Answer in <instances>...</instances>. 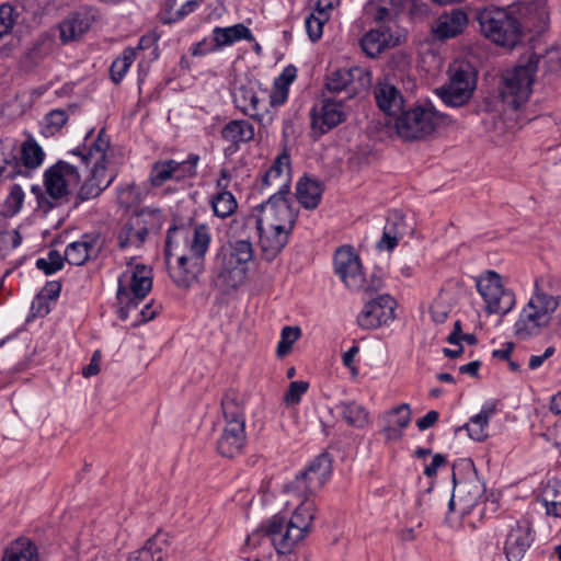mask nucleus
Masks as SVG:
<instances>
[{
	"label": "nucleus",
	"mask_w": 561,
	"mask_h": 561,
	"mask_svg": "<svg viewBox=\"0 0 561 561\" xmlns=\"http://www.w3.org/2000/svg\"><path fill=\"white\" fill-rule=\"evenodd\" d=\"M65 256L57 250H50L47 257H39L36 260V267L43 271L46 275H51L64 267Z\"/></svg>",
	"instance_id": "nucleus-54"
},
{
	"label": "nucleus",
	"mask_w": 561,
	"mask_h": 561,
	"mask_svg": "<svg viewBox=\"0 0 561 561\" xmlns=\"http://www.w3.org/2000/svg\"><path fill=\"white\" fill-rule=\"evenodd\" d=\"M202 3L203 0H188L183 3L180 9L174 10L176 0H165L161 22L163 24H172L182 21L187 15L196 11Z\"/></svg>",
	"instance_id": "nucleus-40"
},
{
	"label": "nucleus",
	"mask_w": 561,
	"mask_h": 561,
	"mask_svg": "<svg viewBox=\"0 0 561 561\" xmlns=\"http://www.w3.org/2000/svg\"><path fill=\"white\" fill-rule=\"evenodd\" d=\"M211 207L216 216L227 218L236 211L238 203L232 193L224 191L213 197Z\"/></svg>",
	"instance_id": "nucleus-43"
},
{
	"label": "nucleus",
	"mask_w": 561,
	"mask_h": 561,
	"mask_svg": "<svg viewBox=\"0 0 561 561\" xmlns=\"http://www.w3.org/2000/svg\"><path fill=\"white\" fill-rule=\"evenodd\" d=\"M100 252L99 238L84 234L80 240L71 242L65 250V260L70 265L80 266L88 260L95 259Z\"/></svg>",
	"instance_id": "nucleus-25"
},
{
	"label": "nucleus",
	"mask_w": 561,
	"mask_h": 561,
	"mask_svg": "<svg viewBox=\"0 0 561 561\" xmlns=\"http://www.w3.org/2000/svg\"><path fill=\"white\" fill-rule=\"evenodd\" d=\"M213 36L215 37L217 46H219L220 49L225 46H230L241 39L249 42L254 41L250 28L242 23H238L228 27L216 26L213 30Z\"/></svg>",
	"instance_id": "nucleus-35"
},
{
	"label": "nucleus",
	"mask_w": 561,
	"mask_h": 561,
	"mask_svg": "<svg viewBox=\"0 0 561 561\" xmlns=\"http://www.w3.org/2000/svg\"><path fill=\"white\" fill-rule=\"evenodd\" d=\"M32 193L36 195L37 206L43 213L47 214L58 205L61 198H51L47 193L45 194L41 186L33 185Z\"/></svg>",
	"instance_id": "nucleus-60"
},
{
	"label": "nucleus",
	"mask_w": 561,
	"mask_h": 561,
	"mask_svg": "<svg viewBox=\"0 0 561 561\" xmlns=\"http://www.w3.org/2000/svg\"><path fill=\"white\" fill-rule=\"evenodd\" d=\"M261 535L270 538L279 554L290 553L296 543L305 538L289 525L286 516L282 514H276L265 520L256 531L247 537L245 545L255 547Z\"/></svg>",
	"instance_id": "nucleus-9"
},
{
	"label": "nucleus",
	"mask_w": 561,
	"mask_h": 561,
	"mask_svg": "<svg viewBox=\"0 0 561 561\" xmlns=\"http://www.w3.org/2000/svg\"><path fill=\"white\" fill-rule=\"evenodd\" d=\"M405 41V31L397 22H390L367 31L362 36L359 45L367 57L375 59L385 50L400 46Z\"/></svg>",
	"instance_id": "nucleus-12"
},
{
	"label": "nucleus",
	"mask_w": 561,
	"mask_h": 561,
	"mask_svg": "<svg viewBox=\"0 0 561 561\" xmlns=\"http://www.w3.org/2000/svg\"><path fill=\"white\" fill-rule=\"evenodd\" d=\"M311 127L318 136H322L336 127L346 119L343 111V102L334 100H324L320 110L316 107L310 112Z\"/></svg>",
	"instance_id": "nucleus-19"
},
{
	"label": "nucleus",
	"mask_w": 561,
	"mask_h": 561,
	"mask_svg": "<svg viewBox=\"0 0 561 561\" xmlns=\"http://www.w3.org/2000/svg\"><path fill=\"white\" fill-rule=\"evenodd\" d=\"M168 543L160 536L148 539L142 548L135 551L128 561H163L168 554Z\"/></svg>",
	"instance_id": "nucleus-37"
},
{
	"label": "nucleus",
	"mask_w": 561,
	"mask_h": 561,
	"mask_svg": "<svg viewBox=\"0 0 561 561\" xmlns=\"http://www.w3.org/2000/svg\"><path fill=\"white\" fill-rule=\"evenodd\" d=\"M334 270L346 287L353 290L364 287L360 260L352 248H340L335 252Z\"/></svg>",
	"instance_id": "nucleus-18"
},
{
	"label": "nucleus",
	"mask_w": 561,
	"mask_h": 561,
	"mask_svg": "<svg viewBox=\"0 0 561 561\" xmlns=\"http://www.w3.org/2000/svg\"><path fill=\"white\" fill-rule=\"evenodd\" d=\"M381 423L398 428H405L411 422V410L408 403H402L390 411L386 412L381 419Z\"/></svg>",
	"instance_id": "nucleus-45"
},
{
	"label": "nucleus",
	"mask_w": 561,
	"mask_h": 561,
	"mask_svg": "<svg viewBox=\"0 0 561 561\" xmlns=\"http://www.w3.org/2000/svg\"><path fill=\"white\" fill-rule=\"evenodd\" d=\"M445 118L446 115L436 111L432 104L416 105L407 111L402 108L396 119V129L403 139H420L432 134Z\"/></svg>",
	"instance_id": "nucleus-8"
},
{
	"label": "nucleus",
	"mask_w": 561,
	"mask_h": 561,
	"mask_svg": "<svg viewBox=\"0 0 561 561\" xmlns=\"http://www.w3.org/2000/svg\"><path fill=\"white\" fill-rule=\"evenodd\" d=\"M117 202L124 208H131L141 202V193L135 183L121 185L117 188Z\"/></svg>",
	"instance_id": "nucleus-52"
},
{
	"label": "nucleus",
	"mask_w": 561,
	"mask_h": 561,
	"mask_svg": "<svg viewBox=\"0 0 561 561\" xmlns=\"http://www.w3.org/2000/svg\"><path fill=\"white\" fill-rule=\"evenodd\" d=\"M396 300L387 294L367 301L357 316V323L365 330H374L394 319Z\"/></svg>",
	"instance_id": "nucleus-16"
},
{
	"label": "nucleus",
	"mask_w": 561,
	"mask_h": 561,
	"mask_svg": "<svg viewBox=\"0 0 561 561\" xmlns=\"http://www.w3.org/2000/svg\"><path fill=\"white\" fill-rule=\"evenodd\" d=\"M541 501L547 514L561 517V483L559 480H549L541 492Z\"/></svg>",
	"instance_id": "nucleus-41"
},
{
	"label": "nucleus",
	"mask_w": 561,
	"mask_h": 561,
	"mask_svg": "<svg viewBox=\"0 0 561 561\" xmlns=\"http://www.w3.org/2000/svg\"><path fill=\"white\" fill-rule=\"evenodd\" d=\"M297 69L295 66H287L284 68L279 77L275 80V87L288 89V85L296 79Z\"/></svg>",
	"instance_id": "nucleus-64"
},
{
	"label": "nucleus",
	"mask_w": 561,
	"mask_h": 561,
	"mask_svg": "<svg viewBox=\"0 0 561 561\" xmlns=\"http://www.w3.org/2000/svg\"><path fill=\"white\" fill-rule=\"evenodd\" d=\"M375 99L378 107L388 115H398L403 108V96L393 84L383 81L375 87Z\"/></svg>",
	"instance_id": "nucleus-27"
},
{
	"label": "nucleus",
	"mask_w": 561,
	"mask_h": 561,
	"mask_svg": "<svg viewBox=\"0 0 561 561\" xmlns=\"http://www.w3.org/2000/svg\"><path fill=\"white\" fill-rule=\"evenodd\" d=\"M301 330L299 327H284L280 333V341L277 344V356L284 357L287 355L294 345V343L300 337Z\"/></svg>",
	"instance_id": "nucleus-53"
},
{
	"label": "nucleus",
	"mask_w": 561,
	"mask_h": 561,
	"mask_svg": "<svg viewBox=\"0 0 561 561\" xmlns=\"http://www.w3.org/2000/svg\"><path fill=\"white\" fill-rule=\"evenodd\" d=\"M21 173V168L15 161L12 150L5 151L0 145V182L13 180Z\"/></svg>",
	"instance_id": "nucleus-48"
},
{
	"label": "nucleus",
	"mask_w": 561,
	"mask_h": 561,
	"mask_svg": "<svg viewBox=\"0 0 561 561\" xmlns=\"http://www.w3.org/2000/svg\"><path fill=\"white\" fill-rule=\"evenodd\" d=\"M149 180L154 187L174 180L173 159L156 161L151 167Z\"/></svg>",
	"instance_id": "nucleus-44"
},
{
	"label": "nucleus",
	"mask_w": 561,
	"mask_h": 561,
	"mask_svg": "<svg viewBox=\"0 0 561 561\" xmlns=\"http://www.w3.org/2000/svg\"><path fill=\"white\" fill-rule=\"evenodd\" d=\"M247 273L248 267L240 266L233 262L228 263V260L217 255L213 284L222 293L228 294L245 282Z\"/></svg>",
	"instance_id": "nucleus-21"
},
{
	"label": "nucleus",
	"mask_w": 561,
	"mask_h": 561,
	"mask_svg": "<svg viewBox=\"0 0 561 561\" xmlns=\"http://www.w3.org/2000/svg\"><path fill=\"white\" fill-rule=\"evenodd\" d=\"M494 412V405H485L477 415L470 419V422L466 425V430L473 440L482 442L488 437L486 430L489 421Z\"/></svg>",
	"instance_id": "nucleus-39"
},
{
	"label": "nucleus",
	"mask_w": 561,
	"mask_h": 561,
	"mask_svg": "<svg viewBox=\"0 0 561 561\" xmlns=\"http://www.w3.org/2000/svg\"><path fill=\"white\" fill-rule=\"evenodd\" d=\"M291 230L282 228V226L264 227V232L260 234L262 251L268 260H273L288 243Z\"/></svg>",
	"instance_id": "nucleus-28"
},
{
	"label": "nucleus",
	"mask_w": 561,
	"mask_h": 561,
	"mask_svg": "<svg viewBox=\"0 0 561 561\" xmlns=\"http://www.w3.org/2000/svg\"><path fill=\"white\" fill-rule=\"evenodd\" d=\"M550 72L561 70V47H551L542 56L533 54L526 64H518L503 75L501 96L504 103L518 110L531 94L534 77L539 64Z\"/></svg>",
	"instance_id": "nucleus-1"
},
{
	"label": "nucleus",
	"mask_w": 561,
	"mask_h": 561,
	"mask_svg": "<svg viewBox=\"0 0 561 561\" xmlns=\"http://www.w3.org/2000/svg\"><path fill=\"white\" fill-rule=\"evenodd\" d=\"M323 194L322 183L316 179L302 176L296 185V197L306 209H316Z\"/></svg>",
	"instance_id": "nucleus-30"
},
{
	"label": "nucleus",
	"mask_w": 561,
	"mask_h": 561,
	"mask_svg": "<svg viewBox=\"0 0 561 561\" xmlns=\"http://www.w3.org/2000/svg\"><path fill=\"white\" fill-rule=\"evenodd\" d=\"M306 30L309 38L317 42L323 32V22L314 14H309L305 20Z\"/></svg>",
	"instance_id": "nucleus-62"
},
{
	"label": "nucleus",
	"mask_w": 561,
	"mask_h": 561,
	"mask_svg": "<svg viewBox=\"0 0 561 561\" xmlns=\"http://www.w3.org/2000/svg\"><path fill=\"white\" fill-rule=\"evenodd\" d=\"M220 136L225 141L238 148L240 144H247L254 139V126L247 119H232L221 128Z\"/></svg>",
	"instance_id": "nucleus-31"
},
{
	"label": "nucleus",
	"mask_w": 561,
	"mask_h": 561,
	"mask_svg": "<svg viewBox=\"0 0 561 561\" xmlns=\"http://www.w3.org/2000/svg\"><path fill=\"white\" fill-rule=\"evenodd\" d=\"M221 409L225 419V426L245 430V411L243 402L234 391H228L221 399Z\"/></svg>",
	"instance_id": "nucleus-29"
},
{
	"label": "nucleus",
	"mask_w": 561,
	"mask_h": 561,
	"mask_svg": "<svg viewBox=\"0 0 561 561\" xmlns=\"http://www.w3.org/2000/svg\"><path fill=\"white\" fill-rule=\"evenodd\" d=\"M289 194H272L270 198L259 205L260 211L264 213L266 226H282V228L293 230L297 210L293 206V202L288 199Z\"/></svg>",
	"instance_id": "nucleus-17"
},
{
	"label": "nucleus",
	"mask_w": 561,
	"mask_h": 561,
	"mask_svg": "<svg viewBox=\"0 0 561 561\" xmlns=\"http://www.w3.org/2000/svg\"><path fill=\"white\" fill-rule=\"evenodd\" d=\"M477 289L485 301L488 313L506 314L515 305V295L504 289L501 276L494 271H488L486 275L477 282Z\"/></svg>",
	"instance_id": "nucleus-13"
},
{
	"label": "nucleus",
	"mask_w": 561,
	"mask_h": 561,
	"mask_svg": "<svg viewBox=\"0 0 561 561\" xmlns=\"http://www.w3.org/2000/svg\"><path fill=\"white\" fill-rule=\"evenodd\" d=\"M309 383L307 381H293L284 396V401L288 405L298 404L302 394L308 391Z\"/></svg>",
	"instance_id": "nucleus-59"
},
{
	"label": "nucleus",
	"mask_w": 561,
	"mask_h": 561,
	"mask_svg": "<svg viewBox=\"0 0 561 561\" xmlns=\"http://www.w3.org/2000/svg\"><path fill=\"white\" fill-rule=\"evenodd\" d=\"M218 255L228 260V263L233 262L248 267V263L253 259L254 251L251 240L241 238L231 242L229 249Z\"/></svg>",
	"instance_id": "nucleus-38"
},
{
	"label": "nucleus",
	"mask_w": 561,
	"mask_h": 561,
	"mask_svg": "<svg viewBox=\"0 0 561 561\" xmlns=\"http://www.w3.org/2000/svg\"><path fill=\"white\" fill-rule=\"evenodd\" d=\"M264 218L256 215H249L242 218L241 221L234 220L237 226L240 225V237L251 240L253 237H260L264 232Z\"/></svg>",
	"instance_id": "nucleus-47"
},
{
	"label": "nucleus",
	"mask_w": 561,
	"mask_h": 561,
	"mask_svg": "<svg viewBox=\"0 0 561 561\" xmlns=\"http://www.w3.org/2000/svg\"><path fill=\"white\" fill-rule=\"evenodd\" d=\"M534 541L531 527L528 523L517 522L506 536L504 552L507 561H522Z\"/></svg>",
	"instance_id": "nucleus-23"
},
{
	"label": "nucleus",
	"mask_w": 561,
	"mask_h": 561,
	"mask_svg": "<svg viewBox=\"0 0 561 561\" xmlns=\"http://www.w3.org/2000/svg\"><path fill=\"white\" fill-rule=\"evenodd\" d=\"M331 472V456L328 453H321L290 483L284 486V491L297 496H310L324 485Z\"/></svg>",
	"instance_id": "nucleus-10"
},
{
	"label": "nucleus",
	"mask_w": 561,
	"mask_h": 561,
	"mask_svg": "<svg viewBox=\"0 0 561 561\" xmlns=\"http://www.w3.org/2000/svg\"><path fill=\"white\" fill-rule=\"evenodd\" d=\"M476 19L481 33L499 46L513 48L522 39L523 30L519 20L505 9L483 8L477 11Z\"/></svg>",
	"instance_id": "nucleus-5"
},
{
	"label": "nucleus",
	"mask_w": 561,
	"mask_h": 561,
	"mask_svg": "<svg viewBox=\"0 0 561 561\" xmlns=\"http://www.w3.org/2000/svg\"><path fill=\"white\" fill-rule=\"evenodd\" d=\"M388 65L393 70H404L410 65V55L404 50H398L390 56Z\"/></svg>",
	"instance_id": "nucleus-63"
},
{
	"label": "nucleus",
	"mask_w": 561,
	"mask_h": 561,
	"mask_svg": "<svg viewBox=\"0 0 561 561\" xmlns=\"http://www.w3.org/2000/svg\"><path fill=\"white\" fill-rule=\"evenodd\" d=\"M19 13L10 3L0 5V42L12 34Z\"/></svg>",
	"instance_id": "nucleus-51"
},
{
	"label": "nucleus",
	"mask_w": 561,
	"mask_h": 561,
	"mask_svg": "<svg viewBox=\"0 0 561 561\" xmlns=\"http://www.w3.org/2000/svg\"><path fill=\"white\" fill-rule=\"evenodd\" d=\"M300 497L302 499L300 504L296 507L287 522L297 533L306 537L312 527V522L316 516V504L309 496Z\"/></svg>",
	"instance_id": "nucleus-33"
},
{
	"label": "nucleus",
	"mask_w": 561,
	"mask_h": 561,
	"mask_svg": "<svg viewBox=\"0 0 561 561\" xmlns=\"http://www.w3.org/2000/svg\"><path fill=\"white\" fill-rule=\"evenodd\" d=\"M210 243V234L206 225H197L188 240V253L178 256L176 265L170 267V277L180 288H188L205 268V254Z\"/></svg>",
	"instance_id": "nucleus-3"
},
{
	"label": "nucleus",
	"mask_w": 561,
	"mask_h": 561,
	"mask_svg": "<svg viewBox=\"0 0 561 561\" xmlns=\"http://www.w3.org/2000/svg\"><path fill=\"white\" fill-rule=\"evenodd\" d=\"M458 492H468V499L467 506L473 507L479 503V500L482 497L484 492V485L481 484L479 481H467L461 483L458 489H456Z\"/></svg>",
	"instance_id": "nucleus-55"
},
{
	"label": "nucleus",
	"mask_w": 561,
	"mask_h": 561,
	"mask_svg": "<svg viewBox=\"0 0 561 561\" xmlns=\"http://www.w3.org/2000/svg\"><path fill=\"white\" fill-rule=\"evenodd\" d=\"M23 201H24L23 190L21 188L20 185L14 184L11 187L10 193L5 199L7 214L10 216H13L16 213H19V210L21 209V207L23 205Z\"/></svg>",
	"instance_id": "nucleus-58"
},
{
	"label": "nucleus",
	"mask_w": 561,
	"mask_h": 561,
	"mask_svg": "<svg viewBox=\"0 0 561 561\" xmlns=\"http://www.w3.org/2000/svg\"><path fill=\"white\" fill-rule=\"evenodd\" d=\"M81 180L78 168L67 161L58 160L44 172L45 192L51 198H64Z\"/></svg>",
	"instance_id": "nucleus-15"
},
{
	"label": "nucleus",
	"mask_w": 561,
	"mask_h": 561,
	"mask_svg": "<svg viewBox=\"0 0 561 561\" xmlns=\"http://www.w3.org/2000/svg\"><path fill=\"white\" fill-rule=\"evenodd\" d=\"M136 51L134 49H125L122 57L116 58L111 65V79L115 83H119L125 75L127 73L129 67L131 66L135 59Z\"/></svg>",
	"instance_id": "nucleus-49"
},
{
	"label": "nucleus",
	"mask_w": 561,
	"mask_h": 561,
	"mask_svg": "<svg viewBox=\"0 0 561 561\" xmlns=\"http://www.w3.org/2000/svg\"><path fill=\"white\" fill-rule=\"evenodd\" d=\"M265 93L266 91H257L255 82L240 83L232 90V103L243 115L266 126L272 123L273 118L272 116L266 118L265 113L262 112Z\"/></svg>",
	"instance_id": "nucleus-14"
},
{
	"label": "nucleus",
	"mask_w": 561,
	"mask_h": 561,
	"mask_svg": "<svg viewBox=\"0 0 561 561\" xmlns=\"http://www.w3.org/2000/svg\"><path fill=\"white\" fill-rule=\"evenodd\" d=\"M15 161L21 168L19 176H30L31 171L37 169L44 161L45 153L35 140H26L21 147V157L14 153Z\"/></svg>",
	"instance_id": "nucleus-34"
},
{
	"label": "nucleus",
	"mask_w": 561,
	"mask_h": 561,
	"mask_svg": "<svg viewBox=\"0 0 561 561\" xmlns=\"http://www.w3.org/2000/svg\"><path fill=\"white\" fill-rule=\"evenodd\" d=\"M467 25V13L461 9H451L435 20L432 32L436 39L446 41L460 35Z\"/></svg>",
	"instance_id": "nucleus-24"
},
{
	"label": "nucleus",
	"mask_w": 561,
	"mask_h": 561,
	"mask_svg": "<svg viewBox=\"0 0 561 561\" xmlns=\"http://www.w3.org/2000/svg\"><path fill=\"white\" fill-rule=\"evenodd\" d=\"M1 561H39L37 547L27 538L15 539L4 550Z\"/></svg>",
	"instance_id": "nucleus-36"
},
{
	"label": "nucleus",
	"mask_w": 561,
	"mask_h": 561,
	"mask_svg": "<svg viewBox=\"0 0 561 561\" xmlns=\"http://www.w3.org/2000/svg\"><path fill=\"white\" fill-rule=\"evenodd\" d=\"M220 48L219 46H217L215 37L213 36L211 39L203 38L198 43L193 44L190 48V53L192 56L201 57L217 51Z\"/></svg>",
	"instance_id": "nucleus-61"
},
{
	"label": "nucleus",
	"mask_w": 561,
	"mask_h": 561,
	"mask_svg": "<svg viewBox=\"0 0 561 561\" xmlns=\"http://www.w3.org/2000/svg\"><path fill=\"white\" fill-rule=\"evenodd\" d=\"M404 218L401 213L392 211L387 217L381 239L377 247L379 250L392 251L404 234Z\"/></svg>",
	"instance_id": "nucleus-32"
},
{
	"label": "nucleus",
	"mask_w": 561,
	"mask_h": 561,
	"mask_svg": "<svg viewBox=\"0 0 561 561\" xmlns=\"http://www.w3.org/2000/svg\"><path fill=\"white\" fill-rule=\"evenodd\" d=\"M290 156L284 150L273 161L270 169L264 173L260 190L275 187L274 194H289L290 192Z\"/></svg>",
	"instance_id": "nucleus-20"
},
{
	"label": "nucleus",
	"mask_w": 561,
	"mask_h": 561,
	"mask_svg": "<svg viewBox=\"0 0 561 561\" xmlns=\"http://www.w3.org/2000/svg\"><path fill=\"white\" fill-rule=\"evenodd\" d=\"M94 22V16L85 10L68 14L59 24V39L62 45L79 41Z\"/></svg>",
	"instance_id": "nucleus-22"
},
{
	"label": "nucleus",
	"mask_w": 561,
	"mask_h": 561,
	"mask_svg": "<svg viewBox=\"0 0 561 561\" xmlns=\"http://www.w3.org/2000/svg\"><path fill=\"white\" fill-rule=\"evenodd\" d=\"M198 162L199 156L195 153L188 154L187 159L181 162L173 160L174 181L180 182L196 176Z\"/></svg>",
	"instance_id": "nucleus-50"
},
{
	"label": "nucleus",
	"mask_w": 561,
	"mask_h": 561,
	"mask_svg": "<svg viewBox=\"0 0 561 561\" xmlns=\"http://www.w3.org/2000/svg\"><path fill=\"white\" fill-rule=\"evenodd\" d=\"M353 82L351 69H336L327 77L325 88L332 93H340L347 90Z\"/></svg>",
	"instance_id": "nucleus-46"
},
{
	"label": "nucleus",
	"mask_w": 561,
	"mask_h": 561,
	"mask_svg": "<svg viewBox=\"0 0 561 561\" xmlns=\"http://www.w3.org/2000/svg\"><path fill=\"white\" fill-rule=\"evenodd\" d=\"M108 148L110 139L105 130L101 129L89 150L84 151L77 148L72 151L73 154L81 158V162L87 167L92 165L90 176L85 179L73 197V208H77L83 202L98 197L112 183L114 176L106 178V151Z\"/></svg>",
	"instance_id": "nucleus-2"
},
{
	"label": "nucleus",
	"mask_w": 561,
	"mask_h": 561,
	"mask_svg": "<svg viewBox=\"0 0 561 561\" xmlns=\"http://www.w3.org/2000/svg\"><path fill=\"white\" fill-rule=\"evenodd\" d=\"M336 408L341 411L343 420L351 426L362 428L368 423V412L356 402H341Z\"/></svg>",
	"instance_id": "nucleus-42"
},
{
	"label": "nucleus",
	"mask_w": 561,
	"mask_h": 561,
	"mask_svg": "<svg viewBox=\"0 0 561 561\" xmlns=\"http://www.w3.org/2000/svg\"><path fill=\"white\" fill-rule=\"evenodd\" d=\"M162 224L160 209L142 208L135 217L130 218L117 234L118 248H140L151 229H159Z\"/></svg>",
	"instance_id": "nucleus-11"
},
{
	"label": "nucleus",
	"mask_w": 561,
	"mask_h": 561,
	"mask_svg": "<svg viewBox=\"0 0 561 561\" xmlns=\"http://www.w3.org/2000/svg\"><path fill=\"white\" fill-rule=\"evenodd\" d=\"M397 8L398 7H389V4L376 2L371 3L368 10L369 14L373 16V20L377 23V25H379L383 23L397 22L392 18L391 13V11Z\"/></svg>",
	"instance_id": "nucleus-56"
},
{
	"label": "nucleus",
	"mask_w": 561,
	"mask_h": 561,
	"mask_svg": "<svg viewBox=\"0 0 561 561\" xmlns=\"http://www.w3.org/2000/svg\"><path fill=\"white\" fill-rule=\"evenodd\" d=\"M247 433L244 428L224 426L216 442L217 453L225 458H234L244 451Z\"/></svg>",
	"instance_id": "nucleus-26"
},
{
	"label": "nucleus",
	"mask_w": 561,
	"mask_h": 561,
	"mask_svg": "<svg viewBox=\"0 0 561 561\" xmlns=\"http://www.w3.org/2000/svg\"><path fill=\"white\" fill-rule=\"evenodd\" d=\"M449 80L437 89L443 103L450 107H461L469 102L477 84L474 67L465 60H457L449 66Z\"/></svg>",
	"instance_id": "nucleus-7"
},
{
	"label": "nucleus",
	"mask_w": 561,
	"mask_h": 561,
	"mask_svg": "<svg viewBox=\"0 0 561 561\" xmlns=\"http://www.w3.org/2000/svg\"><path fill=\"white\" fill-rule=\"evenodd\" d=\"M68 121V114L64 110H53L45 115L46 129L50 135L59 131Z\"/></svg>",
	"instance_id": "nucleus-57"
},
{
	"label": "nucleus",
	"mask_w": 561,
	"mask_h": 561,
	"mask_svg": "<svg viewBox=\"0 0 561 561\" xmlns=\"http://www.w3.org/2000/svg\"><path fill=\"white\" fill-rule=\"evenodd\" d=\"M152 288V270L144 264L135 266L128 265V268L118 277L117 286V310L118 318L126 321L129 313L136 310L139 304L150 293Z\"/></svg>",
	"instance_id": "nucleus-6"
},
{
	"label": "nucleus",
	"mask_w": 561,
	"mask_h": 561,
	"mask_svg": "<svg viewBox=\"0 0 561 561\" xmlns=\"http://www.w3.org/2000/svg\"><path fill=\"white\" fill-rule=\"evenodd\" d=\"M560 305L559 296L545 293L538 287L523 308L517 321L514 324V334L517 339L525 341L537 336L542 329L549 325L552 314Z\"/></svg>",
	"instance_id": "nucleus-4"
}]
</instances>
